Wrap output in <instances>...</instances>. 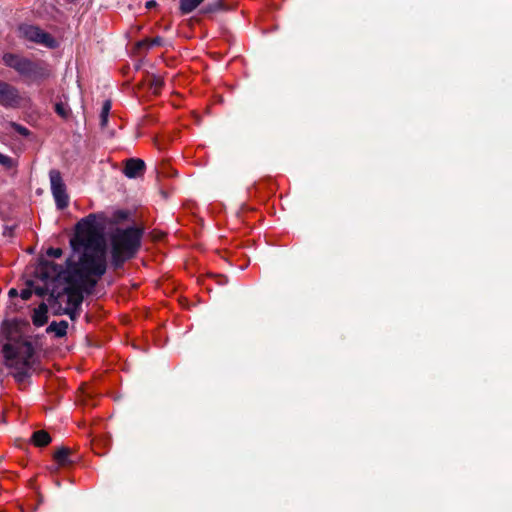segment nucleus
<instances>
[{
    "label": "nucleus",
    "instance_id": "1",
    "mask_svg": "<svg viewBox=\"0 0 512 512\" xmlns=\"http://www.w3.org/2000/svg\"><path fill=\"white\" fill-rule=\"evenodd\" d=\"M104 217L90 214L81 219L70 240L72 254L66 261L65 269L53 262L41 264L39 272L45 279L59 280L67 286L58 300L65 302L63 314L72 320L79 316L84 293L93 290L107 268L106 246L103 237Z\"/></svg>",
    "mask_w": 512,
    "mask_h": 512
},
{
    "label": "nucleus",
    "instance_id": "2",
    "mask_svg": "<svg viewBox=\"0 0 512 512\" xmlns=\"http://www.w3.org/2000/svg\"><path fill=\"white\" fill-rule=\"evenodd\" d=\"M2 334L7 342L2 345L3 366L16 381L22 382L34 364V346L20 331L16 321H5Z\"/></svg>",
    "mask_w": 512,
    "mask_h": 512
},
{
    "label": "nucleus",
    "instance_id": "3",
    "mask_svg": "<svg viewBox=\"0 0 512 512\" xmlns=\"http://www.w3.org/2000/svg\"><path fill=\"white\" fill-rule=\"evenodd\" d=\"M142 231L136 227L118 228L111 237V262L119 268L132 258L140 248Z\"/></svg>",
    "mask_w": 512,
    "mask_h": 512
},
{
    "label": "nucleus",
    "instance_id": "4",
    "mask_svg": "<svg viewBox=\"0 0 512 512\" xmlns=\"http://www.w3.org/2000/svg\"><path fill=\"white\" fill-rule=\"evenodd\" d=\"M3 63L14 69L19 75L31 80H43L50 76V69L44 61H32L18 54L5 53Z\"/></svg>",
    "mask_w": 512,
    "mask_h": 512
},
{
    "label": "nucleus",
    "instance_id": "5",
    "mask_svg": "<svg viewBox=\"0 0 512 512\" xmlns=\"http://www.w3.org/2000/svg\"><path fill=\"white\" fill-rule=\"evenodd\" d=\"M19 34L20 37L25 40L42 45L46 48L53 49L58 46L57 41L52 35L37 26L27 24L21 25L19 27Z\"/></svg>",
    "mask_w": 512,
    "mask_h": 512
},
{
    "label": "nucleus",
    "instance_id": "6",
    "mask_svg": "<svg viewBox=\"0 0 512 512\" xmlns=\"http://www.w3.org/2000/svg\"><path fill=\"white\" fill-rule=\"evenodd\" d=\"M51 191L58 209H64L69 204V196L66 191V185L58 170H51L49 173Z\"/></svg>",
    "mask_w": 512,
    "mask_h": 512
},
{
    "label": "nucleus",
    "instance_id": "7",
    "mask_svg": "<svg viewBox=\"0 0 512 512\" xmlns=\"http://www.w3.org/2000/svg\"><path fill=\"white\" fill-rule=\"evenodd\" d=\"M21 97L14 86L0 80V105L4 107H17Z\"/></svg>",
    "mask_w": 512,
    "mask_h": 512
},
{
    "label": "nucleus",
    "instance_id": "8",
    "mask_svg": "<svg viewBox=\"0 0 512 512\" xmlns=\"http://www.w3.org/2000/svg\"><path fill=\"white\" fill-rule=\"evenodd\" d=\"M145 163L141 159L132 158L127 160L124 167V174L129 178H136L144 173Z\"/></svg>",
    "mask_w": 512,
    "mask_h": 512
},
{
    "label": "nucleus",
    "instance_id": "9",
    "mask_svg": "<svg viewBox=\"0 0 512 512\" xmlns=\"http://www.w3.org/2000/svg\"><path fill=\"white\" fill-rule=\"evenodd\" d=\"M48 308L45 303H41L37 308L34 309L32 315V322L36 327H42L48 321Z\"/></svg>",
    "mask_w": 512,
    "mask_h": 512
},
{
    "label": "nucleus",
    "instance_id": "10",
    "mask_svg": "<svg viewBox=\"0 0 512 512\" xmlns=\"http://www.w3.org/2000/svg\"><path fill=\"white\" fill-rule=\"evenodd\" d=\"M32 442L37 447H45L51 442V437L44 430L36 431L32 435Z\"/></svg>",
    "mask_w": 512,
    "mask_h": 512
},
{
    "label": "nucleus",
    "instance_id": "11",
    "mask_svg": "<svg viewBox=\"0 0 512 512\" xmlns=\"http://www.w3.org/2000/svg\"><path fill=\"white\" fill-rule=\"evenodd\" d=\"M68 323L66 321L52 322L48 328V332H53L57 337H63L67 334Z\"/></svg>",
    "mask_w": 512,
    "mask_h": 512
},
{
    "label": "nucleus",
    "instance_id": "12",
    "mask_svg": "<svg viewBox=\"0 0 512 512\" xmlns=\"http://www.w3.org/2000/svg\"><path fill=\"white\" fill-rule=\"evenodd\" d=\"M204 0H181L180 9L182 13L188 14L196 9Z\"/></svg>",
    "mask_w": 512,
    "mask_h": 512
},
{
    "label": "nucleus",
    "instance_id": "13",
    "mask_svg": "<svg viewBox=\"0 0 512 512\" xmlns=\"http://www.w3.org/2000/svg\"><path fill=\"white\" fill-rule=\"evenodd\" d=\"M69 454V449L60 448L54 453V459L59 465H65L68 462Z\"/></svg>",
    "mask_w": 512,
    "mask_h": 512
},
{
    "label": "nucleus",
    "instance_id": "14",
    "mask_svg": "<svg viewBox=\"0 0 512 512\" xmlns=\"http://www.w3.org/2000/svg\"><path fill=\"white\" fill-rule=\"evenodd\" d=\"M111 110V103L110 101H105L103 103V106H102V110H101V125L102 126H105L108 122V115H109V112Z\"/></svg>",
    "mask_w": 512,
    "mask_h": 512
},
{
    "label": "nucleus",
    "instance_id": "15",
    "mask_svg": "<svg viewBox=\"0 0 512 512\" xmlns=\"http://www.w3.org/2000/svg\"><path fill=\"white\" fill-rule=\"evenodd\" d=\"M55 111L63 118H67L70 114V109L63 103H57L55 105Z\"/></svg>",
    "mask_w": 512,
    "mask_h": 512
},
{
    "label": "nucleus",
    "instance_id": "16",
    "mask_svg": "<svg viewBox=\"0 0 512 512\" xmlns=\"http://www.w3.org/2000/svg\"><path fill=\"white\" fill-rule=\"evenodd\" d=\"M0 164L6 168H12L14 166L12 158L0 153Z\"/></svg>",
    "mask_w": 512,
    "mask_h": 512
},
{
    "label": "nucleus",
    "instance_id": "17",
    "mask_svg": "<svg viewBox=\"0 0 512 512\" xmlns=\"http://www.w3.org/2000/svg\"><path fill=\"white\" fill-rule=\"evenodd\" d=\"M163 85V81L159 77H154L151 83L154 93H158Z\"/></svg>",
    "mask_w": 512,
    "mask_h": 512
},
{
    "label": "nucleus",
    "instance_id": "18",
    "mask_svg": "<svg viewBox=\"0 0 512 512\" xmlns=\"http://www.w3.org/2000/svg\"><path fill=\"white\" fill-rule=\"evenodd\" d=\"M63 252L61 248H49L47 250V255L53 258H60L62 256Z\"/></svg>",
    "mask_w": 512,
    "mask_h": 512
},
{
    "label": "nucleus",
    "instance_id": "19",
    "mask_svg": "<svg viewBox=\"0 0 512 512\" xmlns=\"http://www.w3.org/2000/svg\"><path fill=\"white\" fill-rule=\"evenodd\" d=\"M32 295V290L30 288H25L21 291L20 293V297L23 299V300H28L30 299Z\"/></svg>",
    "mask_w": 512,
    "mask_h": 512
},
{
    "label": "nucleus",
    "instance_id": "20",
    "mask_svg": "<svg viewBox=\"0 0 512 512\" xmlns=\"http://www.w3.org/2000/svg\"><path fill=\"white\" fill-rule=\"evenodd\" d=\"M16 295H17V290H16V289H14V288H12V289L9 291V296H10V297H14V296H16Z\"/></svg>",
    "mask_w": 512,
    "mask_h": 512
},
{
    "label": "nucleus",
    "instance_id": "21",
    "mask_svg": "<svg viewBox=\"0 0 512 512\" xmlns=\"http://www.w3.org/2000/svg\"><path fill=\"white\" fill-rule=\"evenodd\" d=\"M159 44H160V39L159 38H155L151 42V45H159Z\"/></svg>",
    "mask_w": 512,
    "mask_h": 512
},
{
    "label": "nucleus",
    "instance_id": "22",
    "mask_svg": "<svg viewBox=\"0 0 512 512\" xmlns=\"http://www.w3.org/2000/svg\"><path fill=\"white\" fill-rule=\"evenodd\" d=\"M19 132H20L21 134L26 135V134L28 133V130H27L26 128L21 127V128L19 129Z\"/></svg>",
    "mask_w": 512,
    "mask_h": 512
},
{
    "label": "nucleus",
    "instance_id": "23",
    "mask_svg": "<svg viewBox=\"0 0 512 512\" xmlns=\"http://www.w3.org/2000/svg\"><path fill=\"white\" fill-rule=\"evenodd\" d=\"M154 5H155V2H154V1H148V2H147V7H148V8H150V7L154 6Z\"/></svg>",
    "mask_w": 512,
    "mask_h": 512
},
{
    "label": "nucleus",
    "instance_id": "24",
    "mask_svg": "<svg viewBox=\"0 0 512 512\" xmlns=\"http://www.w3.org/2000/svg\"><path fill=\"white\" fill-rule=\"evenodd\" d=\"M35 293L38 295H43L44 292L42 289H35Z\"/></svg>",
    "mask_w": 512,
    "mask_h": 512
}]
</instances>
